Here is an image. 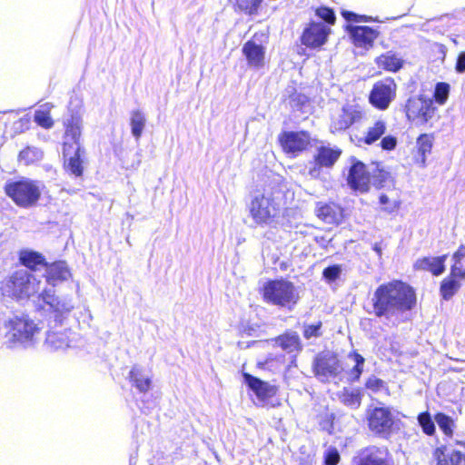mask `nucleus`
<instances>
[{"label":"nucleus","mask_w":465,"mask_h":465,"mask_svg":"<svg viewBox=\"0 0 465 465\" xmlns=\"http://www.w3.org/2000/svg\"><path fill=\"white\" fill-rule=\"evenodd\" d=\"M41 281L26 269L18 268L0 280V293L15 302L28 301L40 295L43 302L56 315V321L74 308L70 301L61 300L48 291L40 292Z\"/></svg>","instance_id":"obj_1"},{"label":"nucleus","mask_w":465,"mask_h":465,"mask_svg":"<svg viewBox=\"0 0 465 465\" xmlns=\"http://www.w3.org/2000/svg\"><path fill=\"white\" fill-rule=\"evenodd\" d=\"M417 303L414 288L401 280H391L380 284L371 299L372 313L377 318H390L397 313L411 311Z\"/></svg>","instance_id":"obj_2"},{"label":"nucleus","mask_w":465,"mask_h":465,"mask_svg":"<svg viewBox=\"0 0 465 465\" xmlns=\"http://www.w3.org/2000/svg\"><path fill=\"white\" fill-rule=\"evenodd\" d=\"M4 191L16 206L24 209L35 206L42 196L39 183L25 177L6 182Z\"/></svg>","instance_id":"obj_3"},{"label":"nucleus","mask_w":465,"mask_h":465,"mask_svg":"<svg viewBox=\"0 0 465 465\" xmlns=\"http://www.w3.org/2000/svg\"><path fill=\"white\" fill-rule=\"evenodd\" d=\"M407 120L416 125L432 127L440 115L431 98L416 95L407 99L403 108Z\"/></svg>","instance_id":"obj_4"},{"label":"nucleus","mask_w":465,"mask_h":465,"mask_svg":"<svg viewBox=\"0 0 465 465\" xmlns=\"http://www.w3.org/2000/svg\"><path fill=\"white\" fill-rule=\"evenodd\" d=\"M260 293L267 303L281 307L292 308L299 300L294 284L285 279L268 280Z\"/></svg>","instance_id":"obj_5"},{"label":"nucleus","mask_w":465,"mask_h":465,"mask_svg":"<svg viewBox=\"0 0 465 465\" xmlns=\"http://www.w3.org/2000/svg\"><path fill=\"white\" fill-rule=\"evenodd\" d=\"M5 336L14 344L34 342L41 328L26 313L15 314L5 322Z\"/></svg>","instance_id":"obj_6"},{"label":"nucleus","mask_w":465,"mask_h":465,"mask_svg":"<svg viewBox=\"0 0 465 465\" xmlns=\"http://www.w3.org/2000/svg\"><path fill=\"white\" fill-rule=\"evenodd\" d=\"M369 430L376 437L389 440L400 430V420L396 419L388 406H376L366 414Z\"/></svg>","instance_id":"obj_7"},{"label":"nucleus","mask_w":465,"mask_h":465,"mask_svg":"<svg viewBox=\"0 0 465 465\" xmlns=\"http://www.w3.org/2000/svg\"><path fill=\"white\" fill-rule=\"evenodd\" d=\"M366 113L358 104H345L341 110L330 117L329 130L331 134H342L352 125L362 122Z\"/></svg>","instance_id":"obj_8"},{"label":"nucleus","mask_w":465,"mask_h":465,"mask_svg":"<svg viewBox=\"0 0 465 465\" xmlns=\"http://www.w3.org/2000/svg\"><path fill=\"white\" fill-rule=\"evenodd\" d=\"M249 213L256 224H270L279 215L280 206L272 197L260 194L252 199Z\"/></svg>","instance_id":"obj_9"},{"label":"nucleus","mask_w":465,"mask_h":465,"mask_svg":"<svg viewBox=\"0 0 465 465\" xmlns=\"http://www.w3.org/2000/svg\"><path fill=\"white\" fill-rule=\"evenodd\" d=\"M397 84L391 77H385L375 82L368 95V101L372 107L380 111L389 108L395 99Z\"/></svg>","instance_id":"obj_10"},{"label":"nucleus","mask_w":465,"mask_h":465,"mask_svg":"<svg viewBox=\"0 0 465 465\" xmlns=\"http://www.w3.org/2000/svg\"><path fill=\"white\" fill-rule=\"evenodd\" d=\"M277 140L282 151L290 157H297L311 146V136L307 131H282Z\"/></svg>","instance_id":"obj_11"},{"label":"nucleus","mask_w":465,"mask_h":465,"mask_svg":"<svg viewBox=\"0 0 465 465\" xmlns=\"http://www.w3.org/2000/svg\"><path fill=\"white\" fill-rule=\"evenodd\" d=\"M331 28L326 25L310 21L303 27L300 35L301 45L311 50H321L329 40Z\"/></svg>","instance_id":"obj_12"},{"label":"nucleus","mask_w":465,"mask_h":465,"mask_svg":"<svg viewBox=\"0 0 465 465\" xmlns=\"http://www.w3.org/2000/svg\"><path fill=\"white\" fill-rule=\"evenodd\" d=\"M393 457L387 446L368 445L352 459V465H393Z\"/></svg>","instance_id":"obj_13"},{"label":"nucleus","mask_w":465,"mask_h":465,"mask_svg":"<svg viewBox=\"0 0 465 465\" xmlns=\"http://www.w3.org/2000/svg\"><path fill=\"white\" fill-rule=\"evenodd\" d=\"M346 181L348 186L353 192L366 193L371 190V173L363 162L352 157L351 159V166L348 170Z\"/></svg>","instance_id":"obj_14"},{"label":"nucleus","mask_w":465,"mask_h":465,"mask_svg":"<svg viewBox=\"0 0 465 465\" xmlns=\"http://www.w3.org/2000/svg\"><path fill=\"white\" fill-rule=\"evenodd\" d=\"M351 43L356 49L362 52L370 51L373 46L380 32L369 25H351L345 26Z\"/></svg>","instance_id":"obj_15"},{"label":"nucleus","mask_w":465,"mask_h":465,"mask_svg":"<svg viewBox=\"0 0 465 465\" xmlns=\"http://www.w3.org/2000/svg\"><path fill=\"white\" fill-rule=\"evenodd\" d=\"M465 281V268L451 265L450 273L440 283V295L442 300L450 301L458 293Z\"/></svg>","instance_id":"obj_16"},{"label":"nucleus","mask_w":465,"mask_h":465,"mask_svg":"<svg viewBox=\"0 0 465 465\" xmlns=\"http://www.w3.org/2000/svg\"><path fill=\"white\" fill-rule=\"evenodd\" d=\"M341 153V149L338 147L319 146L313 155V167L309 170V173L313 176L322 168H331Z\"/></svg>","instance_id":"obj_17"},{"label":"nucleus","mask_w":465,"mask_h":465,"mask_svg":"<svg viewBox=\"0 0 465 465\" xmlns=\"http://www.w3.org/2000/svg\"><path fill=\"white\" fill-rule=\"evenodd\" d=\"M435 141L434 133H422L416 138L412 153V163L419 168H425L427 158L432 153Z\"/></svg>","instance_id":"obj_18"},{"label":"nucleus","mask_w":465,"mask_h":465,"mask_svg":"<svg viewBox=\"0 0 465 465\" xmlns=\"http://www.w3.org/2000/svg\"><path fill=\"white\" fill-rule=\"evenodd\" d=\"M242 54L250 68L261 69L264 67L266 64V48L253 38H251L242 45Z\"/></svg>","instance_id":"obj_19"},{"label":"nucleus","mask_w":465,"mask_h":465,"mask_svg":"<svg viewBox=\"0 0 465 465\" xmlns=\"http://www.w3.org/2000/svg\"><path fill=\"white\" fill-rule=\"evenodd\" d=\"M64 134L62 143V151L64 154H68L70 149L80 145V137L82 130V118L78 114H73L64 123Z\"/></svg>","instance_id":"obj_20"},{"label":"nucleus","mask_w":465,"mask_h":465,"mask_svg":"<svg viewBox=\"0 0 465 465\" xmlns=\"http://www.w3.org/2000/svg\"><path fill=\"white\" fill-rule=\"evenodd\" d=\"M316 216L324 223L339 225L344 220L343 207L334 202H319L315 207Z\"/></svg>","instance_id":"obj_21"},{"label":"nucleus","mask_w":465,"mask_h":465,"mask_svg":"<svg viewBox=\"0 0 465 465\" xmlns=\"http://www.w3.org/2000/svg\"><path fill=\"white\" fill-rule=\"evenodd\" d=\"M316 376L336 377L341 371V366L336 353L318 355L312 364Z\"/></svg>","instance_id":"obj_22"},{"label":"nucleus","mask_w":465,"mask_h":465,"mask_svg":"<svg viewBox=\"0 0 465 465\" xmlns=\"http://www.w3.org/2000/svg\"><path fill=\"white\" fill-rule=\"evenodd\" d=\"M63 154V168L64 172L74 177H82L84 172V162L82 156L84 154V150L81 145L70 149L68 154Z\"/></svg>","instance_id":"obj_23"},{"label":"nucleus","mask_w":465,"mask_h":465,"mask_svg":"<svg viewBox=\"0 0 465 465\" xmlns=\"http://www.w3.org/2000/svg\"><path fill=\"white\" fill-rule=\"evenodd\" d=\"M447 257V254L435 257L422 256L414 262L412 265L413 271L429 272L433 276H440L446 270L445 262Z\"/></svg>","instance_id":"obj_24"},{"label":"nucleus","mask_w":465,"mask_h":465,"mask_svg":"<svg viewBox=\"0 0 465 465\" xmlns=\"http://www.w3.org/2000/svg\"><path fill=\"white\" fill-rule=\"evenodd\" d=\"M244 382L253 391L256 397L262 401L271 399L277 394L278 388L248 373L242 372Z\"/></svg>","instance_id":"obj_25"},{"label":"nucleus","mask_w":465,"mask_h":465,"mask_svg":"<svg viewBox=\"0 0 465 465\" xmlns=\"http://www.w3.org/2000/svg\"><path fill=\"white\" fill-rule=\"evenodd\" d=\"M387 129V121L382 117H378L366 128L363 136L357 139V144L372 145L386 134Z\"/></svg>","instance_id":"obj_26"},{"label":"nucleus","mask_w":465,"mask_h":465,"mask_svg":"<svg viewBox=\"0 0 465 465\" xmlns=\"http://www.w3.org/2000/svg\"><path fill=\"white\" fill-rule=\"evenodd\" d=\"M44 268L45 269V281L53 286L71 277L70 270L64 261L46 262Z\"/></svg>","instance_id":"obj_27"},{"label":"nucleus","mask_w":465,"mask_h":465,"mask_svg":"<svg viewBox=\"0 0 465 465\" xmlns=\"http://www.w3.org/2000/svg\"><path fill=\"white\" fill-rule=\"evenodd\" d=\"M18 261L28 272H34L41 267H45L46 260L45 256L36 251L23 249L18 252Z\"/></svg>","instance_id":"obj_28"},{"label":"nucleus","mask_w":465,"mask_h":465,"mask_svg":"<svg viewBox=\"0 0 465 465\" xmlns=\"http://www.w3.org/2000/svg\"><path fill=\"white\" fill-rule=\"evenodd\" d=\"M374 62L379 69L391 73L400 71L404 64V61L391 51L377 56Z\"/></svg>","instance_id":"obj_29"},{"label":"nucleus","mask_w":465,"mask_h":465,"mask_svg":"<svg viewBox=\"0 0 465 465\" xmlns=\"http://www.w3.org/2000/svg\"><path fill=\"white\" fill-rule=\"evenodd\" d=\"M276 343L287 352L299 353L302 351V344L297 332L285 331L275 338Z\"/></svg>","instance_id":"obj_30"},{"label":"nucleus","mask_w":465,"mask_h":465,"mask_svg":"<svg viewBox=\"0 0 465 465\" xmlns=\"http://www.w3.org/2000/svg\"><path fill=\"white\" fill-rule=\"evenodd\" d=\"M43 158V150L32 145H25L17 155L18 162L26 166L37 164Z\"/></svg>","instance_id":"obj_31"},{"label":"nucleus","mask_w":465,"mask_h":465,"mask_svg":"<svg viewBox=\"0 0 465 465\" xmlns=\"http://www.w3.org/2000/svg\"><path fill=\"white\" fill-rule=\"evenodd\" d=\"M129 381L139 392L146 393L152 387V380L143 373V370L137 366H134L129 371Z\"/></svg>","instance_id":"obj_32"},{"label":"nucleus","mask_w":465,"mask_h":465,"mask_svg":"<svg viewBox=\"0 0 465 465\" xmlns=\"http://www.w3.org/2000/svg\"><path fill=\"white\" fill-rule=\"evenodd\" d=\"M285 362V355H268L263 361H260L256 363V367L261 370L276 372L281 370Z\"/></svg>","instance_id":"obj_33"},{"label":"nucleus","mask_w":465,"mask_h":465,"mask_svg":"<svg viewBox=\"0 0 465 465\" xmlns=\"http://www.w3.org/2000/svg\"><path fill=\"white\" fill-rule=\"evenodd\" d=\"M146 118L143 113L140 110H134L131 113L130 125L132 134L136 140H139L142 136L144 129Z\"/></svg>","instance_id":"obj_34"},{"label":"nucleus","mask_w":465,"mask_h":465,"mask_svg":"<svg viewBox=\"0 0 465 465\" xmlns=\"http://www.w3.org/2000/svg\"><path fill=\"white\" fill-rule=\"evenodd\" d=\"M362 395L360 390H350L344 388L339 395L340 401L348 407L358 409L361 404Z\"/></svg>","instance_id":"obj_35"},{"label":"nucleus","mask_w":465,"mask_h":465,"mask_svg":"<svg viewBox=\"0 0 465 465\" xmlns=\"http://www.w3.org/2000/svg\"><path fill=\"white\" fill-rule=\"evenodd\" d=\"M371 173V184L376 189H381L390 183H393V178L390 172L384 168L377 167Z\"/></svg>","instance_id":"obj_36"},{"label":"nucleus","mask_w":465,"mask_h":465,"mask_svg":"<svg viewBox=\"0 0 465 465\" xmlns=\"http://www.w3.org/2000/svg\"><path fill=\"white\" fill-rule=\"evenodd\" d=\"M434 419L440 427L442 433L449 438H451L454 433L455 422L454 420L444 412H437Z\"/></svg>","instance_id":"obj_37"},{"label":"nucleus","mask_w":465,"mask_h":465,"mask_svg":"<svg viewBox=\"0 0 465 465\" xmlns=\"http://www.w3.org/2000/svg\"><path fill=\"white\" fill-rule=\"evenodd\" d=\"M315 15L322 20L321 23L331 27L336 24L337 17L334 10L327 5H320L314 9Z\"/></svg>","instance_id":"obj_38"},{"label":"nucleus","mask_w":465,"mask_h":465,"mask_svg":"<svg viewBox=\"0 0 465 465\" xmlns=\"http://www.w3.org/2000/svg\"><path fill=\"white\" fill-rule=\"evenodd\" d=\"M350 358H352L355 361V365L350 371V381L355 382L358 381L363 372V365L365 359L362 355H361L357 351H352L349 354Z\"/></svg>","instance_id":"obj_39"},{"label":"nucleus","mask_w":465,"mask_h":465,"mask_svg":"<svg viewBox=\"0 0 465 465\" xmlns=\"http://www.w3.org/2000/svg\"><path fill=\"white\" fill-rule=\"evenodd\" d=\"M450 85L446 82H439L435 84L432 100L434 104L443 105L449 99Z\"/></svg>","instance_id":"obj_40"},{"label":"nucleus","mask_w":465,"mask_h":465,"mask_svg":"<svg viewBox=\"0 0 465 465\" xmlns=\"http://www.w3.org/2000/svg\"><path fill=\"white\" fill-rule=\"evenodd\" d=\"M417 420L424 434L427 436H432L435 434V424L430 413L428 411L419 413L417 416Z\"/></svg>","instance_id":"obj_41"},{"label":"nucleus","mask_w":465,"mask_h":465,"mask_svg":"<svg viewBox=\"0 0 465 465\" xmlns=\"http://www.w3.org/2000/svg\"><path fill=\"white\" fill-rule=\"evenodd\" d=\"M379 203L381 205V210L390 214L397 213L401 206V200L400 197L391 200L388 195L384 193L380 195Z\"/></svg>","instance_id":"obj_42"},{"label":"nucleus","mask_w":465,"mask_h":465,"mask_svg":"<svg viewBox=\"0 0 465 465\" xmlns=\"http://www.w3.org/2000/svg\"><path fill=\"white\" fill-rule=\"evenodd\" d=\"M262 0H236L239 10L248 15H253L258 13Z\"/></svg>","instance_id":"obj_43"},{"label":"nucleus","mask_w":465,"mask_h":465,"mask_svg":"<svg viewBox=\"0 0 465 465\" xmlns=\"http://www.w3.org/2000/svg\"><path fill=\"white\" fill-rule=\"evenodd\" d=\"M322 321H318L312 324H305L303 326L302 335L306 340H310L312 338H320L322 335Z\"/></svg>","instance_id":"obj_44"},{"label":"nucleus","mask_w":465,"mask_h":465,"mask_svg":"<svg viewBox=\"0 0 465 465\" xmlns=\"http://www.w3.org/2000/svg\"><path fill=\"white\" fill-rule=\"evenodd\" d=\"M34 119L39 126L45 129H50L54 125V121L50 115V113L46 111L35 112Z\"/></svg>","instance_id":"obj_45"},{"label":"nucleus","mask_w":465,"mask_h":465,"mask_svg":"<svg viewBox=\"0 0 465 465\" xmlns=\"http://www.w3.org/2000/svg\"><path fill=\"white\" fill-rule=\"evenodd\" d=\"M341 273V266L340 264H333L328 266L322 271V277L327 282H333L339 279Z\"/></svg>","instance_id":"obj_46"},{"label":"nucleus","mask_w":465,"mask_h":465,"mask_svg":"<svg viewBox=\"0 0 465 465\" xmlns=\"http://www.w3.org/2000/svg\"><path fill=\"white\" fill-rule=\"evenodd\" d=\"M364 386L367 390H370L374 393L379 392L383 389H387L385 381L376 376L369 377L366 380Z\"/></svg>","instance_id":"obj_47"},{"label":"nucleus","mask_w":465,"mask_h":465,"mask_svg":"<svg viewBox=\"0 0 465 465\" xmlns=\"http://www.w3.org/2000/svg\"><path fill=\"white\" fill-rule=\"evenodd\" d=\"M430 53L434 61L443 62L446 57L447 48L443 44L434 43L430 46Z\"/></svg>","instance_id":"obj_48"},{"label":"nucleus","mask_w":465,"mask_h":465,"mask_svg":"<svg viewBox=\"0 0 465 465\" xmlns=\"http://www.w3.org/2000/svg\"><path fill=\"white\" fill-rule=\"evenodd\" d=\"M341 14L342 17L349 22L361 23L371 21L370 16L365 15H358L352 11L342 10Z\"/></svg>","instance_id":"obj_49"},{"label":"nucleus","mask_w":465,"mask_h":465,"mask_svg":"<svg viewBox=\"0 0 465 465\" xmlns=\"http://www.w3.org/2000/svg\"><path fill=\"white\" fill-rule=\"evenodd\" d=\"M380 140V147L384 151H393L397 147L398 139L394 135H383Z\"/></svg>","instance_id":"obj_50"},{"label":"nucleus","mask_w":465,"mask_h":465,"mask_svg":"<svg viewBox=\"0 0 465 465\" xmlns=\"http://www.w3.org/2000/svg\"><path fill=\"white\" fill-rule=\"evenodd\" d=\"M340 460L341 456L336 448H331L324 453V465H338Z\"/></svg>","instance_id":"obj_51"},{"label":"nucleus","mask_w":465,"mask_h":465,"mask_svg":"<svg viewBox=\"0 0 465 465\" xmlns=\"http://www.w3.org/2000/svg\"><path fill=\"white\" fill-rule=\"evenodd\" d=\"M464 258H465V245L460 244L452 254L453 263L451 265H456V267H463L461 265V262Z\"/></svg>","instance_id":"obj_52"},{"label":"nucleus","mask_w":465,"mask_h":465,"mask_svg":"<svg viewBox=\"0 0 465 465\" xmlns=\"http://www.w3.org/2000/svg\"><path fill=\"white\" fill-rule=\"evenodd\" d=\"M433 456L436 460L435 465H449L448 460L445 458V447H438L433 451Z\"/></svg>","instance_id":"obj_53"},{"label":"nucleus","mask_w":465,"mask_h":465,"mask_svg":"<svg viewBox=\"0 0 465 465\" xmlns=\"http://www.w3.org/2000/svg\"><path fill=\"white\" fill-rule=\"evenodd\" d=\"M452 465H465V456L460 450H453L450 455Z\"/></svg>","instance_id":"obj_54"},{"label":"nucleus","mask_w":465,"mask_h":465,"mask_svg":"<svg viewBox=\"0 0 465 465\" xmlns=\"http://www.w3.org/2000/svg\"><path fill=\"white\" fill-rule=\"evenodd\" d=\"M455 70L459 74L465 72V52H460L458 54L457 61L455 64Z\"/></svg>","instance_id":"obj_55"},{"label":"nucleus","mask_w":465,"mask_h":465,"mask_svg":"<svg viewBox=\"0 0 465 465\" xmlns=\"http://www.w3.org/2000/svg\"><path fill=\"white\" fill-rule=\"evenodd\" d=\"M15 124H18V128L20 129V132H23L25 130L29 129L31 120L29 117L25 116V117L19 118Z\"/></svg>","instance_id":"obj_56"},{"label":"nucleus","mask_w":465,"mask_h":465,"mask_svg":"<svg viewBox=\"0 0 465 465\" xmlns=\"http://www.w3.org/2000/svg\"><path fill=\"white\" fill-rule=\"evenodd\" d=\"M48 340L51 343L54 345H56L57 347H62L64 345H67V341H62L58 344H56V333L53 332L48 335Z\"/></svg>","instance_id":"obj_57"},{"label":"nucleus","mask_w":465,"mask_h":465,"mask_svg":"<svg viewBox=\"0 0 465 465\" xmlns=\"http://www.w3.org/2000/svg\"><path fill=\"white\" fill-rule=\"evenodd\" d=\"M372 250L381 257L382 254V251L379 243H375L372 247Z\"/></svg>","instance_id":"obj_58"},{"label":"nucleus","mask_w":465,"mask_h":465,"mask_svg":"<svg viewBox=\"0 0 465 465\" xmlns=\"http://www.w3.org/2000/svg\"><path fill=\"white\" fill-rule=\"evenodd\" d=\"M296 366H297V359H296V356L294 355L292 357V360L290 361V364L287 367V370H290L292 367H296Z\"/></svg>","instance_id":"obj_59"},{"label":"nucleus","mask_w":465,"mask_h":465,"mask_svg":"<svg viewBox=\"0 0 465 465\" xmlns=\"http://www.w3.org/2000/svg\"><path fill=\"white\" fill-rule=\"evenodd\" d=\"M456 444L465 449V440H456Z\"/></svg>","instance_id":"obj_60"}]
</instances>
